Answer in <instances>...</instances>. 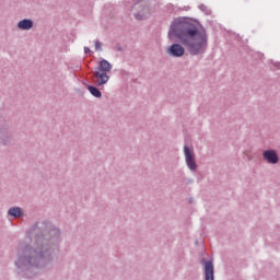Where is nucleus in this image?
Returning <instances> with one entry per match:
<instances>
[{
	"label": "nucleus",
	"mask_w": 280,
	"mask_h": 280,
	"mask_svg": "<svg viewBox=\"0 0 280 280\" xmlns=\"http://www.w3.org/2000/svg\"><path fill=\"white\" fill-rule=\"evenodd\" d=\"M95 49H96V51H102V43H100V42H95Z\"/></svg>",
	"instance_id": "obj_12"
},
{
	"label": "nucleus",
	"mask_w": 280,
	"mask_h": 280,
	"mask_svg": "<svg viewBox=\"0 0 280 280\" xmlns=\"http://www.w3.org/2000/svg\"><path fill=\"white\" fill-rule=\"evenodd\" d=\"M30 255L35 257V259H43V257H45V254H43V252H40V250L30 252Z\"/></svg>",
	"instance_id": "obj_10"
},
{
	"label": "nucleus",
	"mask_w": 280,
	"mask_h": 280,
	"mask_svg": "<svg viewBox=\"0 0 280 280\" xmlns=\"http://www.w3.org/2000/svg\"><path fill=\"white\" fill-rule=\"evenodd\" d=\"M88 90L90 91V93L94 96V97H102V92H100V90H97V88L95 86H89Z\"/></svg>",
	"instance_id": "obj_9"
},
{
	"label": "nucleus",
	"mask_w": 280,
	"mask_h": 280,
	"mask_svg": "<svg viewBox=\"0 0 280 280\" xmlns=\"http://www.w3.org/2000/svg\"><path fill=\"white\" fill-rule=\"evenodd\" d=\"M178 38L179 43L186 47L191 56H198L207 51L209 45L207 31L186 20H175L168 31V38Z\"/></svg>",
	"instance_id": "obj_1"
},
{
	"label": "nucleus",
	"mask_w": 280,
	"mask_h": 280,
	"mask_svg": "<svg viewBox=\"0 0 280 280\" xmlns=\"http://www.w3.org/2000/svg\"><path fill=\"white\" fill-rule=\"evenodd\" d=\"M145 12H147V9H143V10L141 11V13H138V14L135 15L136 19H137L138 21H141V20L145 19Z\"/></svg>",
	"instance_id": "obj_11"
},
{
	"label": "nucleus",
	"mask_w": 280,
	"mask_h": 280,
	"mask_svg": "<svg viewBox=\"0 0 280 280\" xmlns=\"http://www.w3.org/2000/svg\"><path fill=\"white\" fill-rule=\"evenodd\" d=\"M30 264H32V258L28 259Z\"/></svg>",
	"instance_id": "obj_14"
},
{
	"label": "nucleus",
	"mask_w": 280,
	"mask_h": 280,
	"mask_svg": "<svg viewBox=\"0 0 280 280\" xmlns=\"http://www.w3.org/2000/svg\"><path fill=\"white\" fill-rule=\"evenodd\" d=\"M206 280H214L213 277V262L207 261L205 266Z\"/></svg>",
	"instance_id": "obj_6"
},
{
	"label": "nucleus",
	"mask_w": 280,
	"mask_h": 280,
	"mask_svg": "<svg viewBox=\"0 0 280 280\" xmlns=\"http://www.w3.org/2000/svg\"><path fill=\"white\" fill-rule=\"evenodd\" d=\"M9 215H12L13 218H21V215H23V211H21V208H11L9 210Z\"/></svg>",
	"instance_id": "obj_8"
},
{
	"label": "nucleus",
	"mask_w": 280,
	"mask_h": 280,
	"mask_svg": "<svg viewBox=\"0 0 280 280\" xmlns=\"http://www.w3.org/2000/svg\"><path fill=\"white\" fill-rule=\"evenodd\" d=\"M167 54L170 56H174L175 58H182V56H185V47L180 44H173L167 49Z\"/></svg>",
	"instance_id": "obj_3"
},
{
	"label": "nucleus",
	"mask_w": 280,
	"mask_h": 280,
	"mask_svg": "<svg viewBox=\"0 0 280 280\" xmlns=\"http://www.w3.org/2000/svg\"><path fill=\"white\" fill-rule=\"evenodd\" d=\"M262 156L265 161H267L268 163H271L272 165L279 163V156L277 155V152H275L273 150L265 151L262 153Z\"/></svg>",
	"instance_id": "obj_5"
},
{
	"label": "nucleus",
	"mask_w": 280,
	"mask_h": 280,
	"mask_svg": "<svg viewBox=\"0 0 280 280\" xmlns=\"http://www.w3.org/2000/svg\"><path fill=\"white\" fill-rule=\"evenodd\" d=\"M84 52H85V54H90V52H91V48L85 47V48H84Z\"/></svg>",
	"instance_id": "obj_13"
},
{
	"label": "nucleus",
	"mask_w": 280,
	"mask_h": 280,
	"mask_svg": "<svg viewBox=\"0 0 280 280\" xmlns=\"http://www.w3.org/2000/svg\"><path fill=\"white\" fill-rule=\"evenodd\" d=\"M184 154L186 159V165L189 170H196V160L194 159V151L189 150V147H184Z\"/></svg>",
	"instance_id": "obj_4"
},
{
	"label": "nucleus",
	"mask_w": 280,
	"mask_h": 280,
	"mask_svg": "<svg viewBox=\"0 0 280 280\" xmlns=\"http://www.w3.org/2000/svg\"><path fill=\"white\" fill-rule=\"evenodd\" d=\"M19 30H32L34 22L32 20H22L18 23Z\"/></svg>",
	"instance_id": "obj_7"
},
{
	"label": "nucleus",
	"mask_w": 280,
	"mask_h": 280,
	"mask_svg": "<svg viewBox=\"0 0 280 280\" xmlns=\"http://www.w3.org/2000/svg\"><path fill=\"white\" fill-rule=\"evenodd\" d=\"M113 66L110 62L106 61V59L101 60L100 67L94 73V78L97 79L96 84L97 86H102L110 80V77H108L109 71H112Z\"/></svg>",
	"instance_id": "obj_2"
}]
</instances>
